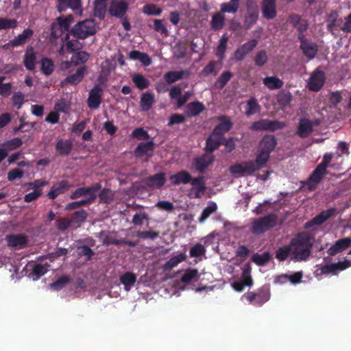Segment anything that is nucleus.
<instances>
[{"mask_svg": "<svg viewBox=\"0 0 351 351\" xmlns=\"http://www.w3.org/2000/svg\"><path fill=\"white\" fill-rule=\"evenodd\" d=\"M260 110V106L257 103V101L252 98L247 103L246 114L247 115H252Z\"/></svg>", "mask_w": 351, "mask_h": 351, "instance_id": "obj_49", "label": "nucleus"}, {"mask_svg": "<svg viewBox=\"0 0 351 351\" xmlns=\"http://www.w3.org/2000/svg\"><path fill=\"white\" fill-rule=\"evenodd\" d=\"M191 189L189 192L191 198H197L202 196L205 191V184L202 178L191 180Z\"/></svg>", "mask_w": 351, "mask_h": 351, "instance_id": "obj_13", "label": "nucleus"}, {"mask_svg": "<svg viewBox=\"0 0 351 351\" xmlns=\"http://www.w3.org/2000/svg\"><path fill=\"white\" fill-rule=\"evenodd\" d=\"M199 278L198 271L197 269H191L185 271L181 278V281L178 283V288L180 289H184L185 285L197 281Z\"/></svg>", "mask_w": 351, "mask_h": 351, "instance_id": "obj_17", "label": "nucleus"}, {"mask_svg": "<svg viewBox=\"0 0 351 351\" xmlns=\"http://www.w3.org/2000/svg\"><path fill=\"white\" fill-rule=\"evenodd\" d=\"M101 88L97 86L90 90L88 99V104L90 108L96 109L101 104Z\"/></svg>", "mask_w": 351, "mask_h": 351, "instance_id": "obj_21", "label": "nucleus"}, {"mask_svg": "<svg viewBox=\"0 0 351 351\" xmlns=\"http://www.w3.org/2000/svg\"><path fill=\"white\" fill-rule=\"evenodd\" d=\"M276 223V215H269L265 217L254 220L252 223V232L261 234L275 226Z\"/></svg>", "mask_w": 351, "mask_h": 351, "instance_id": "obj_5", "label": "nucleus"}, {"mask_svg": "<svg viewBox=\"0 0 351 351\" xmlns=\"http://www.w3.org/2000/svg\"><path fill=\"white\" fill-rule=\"evenodd\" d=\"M350 266L351 261L345 260L337 263L322 266L321 267V274L337 275L339 271L344 270Z\"/></svg>", "mask_w": 351, "mask_h": 351, "instance_id": "obj_10", "label": "nucleus"}, {"mask_svg": "<svg viewBox=\"0 0 351 351\" xmlns=\"http://www.w3.org/2000/svg\"><path fill=\"white\" fill-rule=\"evenodd\" d=\"M239 8V0H230L228 3L221 5L222 12L235 13Z\"/></svg>", "mask_w": 351, "mask_h": 351, "instance_id": "obj_45", "label": "nucleus"}, {"mask_svg": "<svg viewBox=\"0 0 351 351\" xmlns=\"http://www.w3.org/2000/svg\"><path fill=\"white\" fill-rule=\"evenodd\" d=\"M89 57H90V56L87 52H86L84 51H81L80 52L75 53L72 56L71 62L75 65L84 64L88 61V60L89 59Z\"/></svg>", "mask_w": 351, "mask_h": 351, "instance_id": "obj_42", "label": "nucleus"}, {"mask_svg": "<svg viewBox=\"0 0 351 351\" xmlns=\"http://www.w3.org/2000/svg\"><path fill=\"white\" fill-rule=\"evenodd\" d=\"M213 160L214 158L211 153L206 154L201 157L195 158L194 161V166L199 171H203L213 162Z\"/></svg>", "mask_w": 351, "mask_h": 351, "instance_id": "obj_24", "label": "nucleus"}, {"mask_svg": "<svg viewBox=\"0 0 351 351\" xmlns=\"http://www.w3.org/2000/svg\"><path fill=\"white\" fill-rule=\"evenodd\" d=\"M181 77H182V73H180L178 71L168 72L164 76V79L169 84L173 83V82L179 80Z\"/></svg>", "mask_w": 351, "mask_h": 351, "instance_id": "obj_59", "label": "nucleus"}, {"mask_svg": "<svg viewBox=\"0 0 351 351\" xmlns=\"http://www.w3.org/2000/svg\"><path fill=\"white\" fill-rule=\"evenodd\" d=\"M285 125H286L284 122L264 119L254 123L252 128L254 130H276L281 129Z\"/></svg>", "mask_w": 351, "mask_h": 351, "instance_id": "obj_12", "label": "nucleus"}, {"mask_svg": "<svg viewBox=\"0 0 351 351\" xmlns=\"http://www.w3.org/2000/svg\"><path fill=\"white\" fill-rule=\"evenodd\" d=\"M132 81L136 86L141 90L147 88L149 85V82L143 75L140 74H134L132 77Z\"/></svg>", "mask_w": 351, "mask_h": 351, "instance_id": "obj_40", "label": "nucleus"}, {"mask_svg": "<svg viewBox=\"0 0 351 351\" xmlns=\"http://www.w3.org/2000/svg\"><path fill=\"white\" fill-rule=\"evenodd\" d=\"M325 173L326 170L324 169V165H319L309 179L304 183L303 187L309 191L313 190L319 182Z\"/></svg>", "mask_w": 351, "mask_h": 351, "instance_id": "obj_9", "label": "nucleus"}, {"mask_svg": "<svg viewBox=\"0 0 351 351\" xmlns=\"http://www.w3.org/2000/svg\"><path fill=\"white\" fill-rule=\"evenodd\" d=\"M270 256L267 252L263 254H255L252 256V261L258 265H264L269 260Z\"/></svg>", "mask_w": 351, "mask_h": 351, "instance_id": "obj_57", "label": "nucleus"}, {"mask_svg": "<svg viewBox=\"0 0 351 351\" xmlns=\"http://www.w3.org/2000/svg\"><path fill=\"white\" fill-rule=\"evenodd\" d=\"M224 23V16L221 13H217L213 16L212 26L214 29H219L222 28Z\"/></svg>", "mask_w": 351, "mask_h": 351, "instance_id": "obj_55", "label": "nucleus"}, {"mask_svg": "<svg viewBox=\"0 0 351 351\" xmlns=\"http://www.w3.org/2000/svg\"><path fill=\"white\" fill-rule=\"evenodd\" d=\"M263 84L269 89L279 88L282 86V81L276 77H267L264 78Z\"/></svg>", "mask_w": 351, "mask_h": 351, "instance_id": "obj_44", "label": "nucleus"}, {"mask_svg": "<svg viewBox=\"0 0 351 351\" xmlns=\"http://www.w3.org/2000/svg\"><path fill=\"white\" fill-rule=\"evenodd\" d=\"M288 256L290 257L289 246L281 247L276 252V258L280 261H284Z\"/></svg>", "mask_w": 351, "mask_h": 351, "instance_id": "obj_63", "label": "nucleus"}, {"mask_svg": "<svg viewBox=\"0 0 351 351\" xmlns=\"http://www.w3.org/2000/svg\"><path fill=\"white\" fill-rule=\"evenodd\" d=\"M276 144V139L273 136H265L263 138L258 146L255 162H254L256 171L267 163Z\"/></svg>", "mask_w": 351, "mask_h": 351, "instance_id": "obj_2", "label": "nucleus"}, {"mask_svg": "<svg viewBox=\"0 0 351 351\" xmlns=\"http://www.w3.org/2000/svg\"><path fill=\"white\" fill-rule=\"evenodd\" d=\"M32 35L33 31L30 29H26L21 34L18 35L12 40L8 43L5 46L8 48L9 47L22 45L25 43L27 40L32 37Z\"/></svg>", "mask_w": 351, "mask_h": 351, "instance_id": "obj_23", "label": "nucleus"}, {"mask_svg": "<svg viewBox=\"0 0 351 351\" xmlns=\"http://www.w3.org/2000/svg\"><path fill=\"white\" fill-rule=\"evenodd\" d=\"M107 0H95V14L98 15L99 17L102 18L106 12Z\"/></svg>", "mask_w": 351, "mask_h": 351, "instance_id": "obj_51", "label": "nucleus"}, {"mask_svg": "<svg viewBox=\"0 0 351 351\" xmlns=\"http://www.w3.org/2000/svg\"><path fill=\"white\" fill-rule=\"evenodd\" d=\"M53 62L49 58H43L41 60V69L45 75L51 74L53 71Z\"/></svg>", "mask_w": 351, "mask_h": 351, "instance_id": "obj_50", "label": "nucleus"}, {"mask_svg": "<svg viewBox=\"0 0 351 351\" xmlns=\"http://www.w3.org/2000/svg\"><path fill=\"white\" fill-rule=\"evenodd\" d=\"M334 210L330 209L325 211H323L319 215L316 216L312 221L309 224H306V227L311 226L313 224H321L324 222L326 219H328L333 213Z\"/></svg>", "mask_w": 351, "mask_h": 351, "instance_id": "obj_39", "label": "nucleus"}, {"mask_svg": "<svg viewBox=\"0 0 351 351\" xmlns=\"http://www.w3.org/2000/svg\"><path fill=\"white\" fill-rule=\"evenodd\" d=\"M73 21V18L71 15H68L65 17H58L57 22L53 23L51 26V36L54 38L60 36L63 32L69 29Z\"/></svg>", "mask_w": 351, "mask_h": 351, "instance_id": "obj_8", "label": "nucleus"}, {"mask_svg": "<svg viewBox=\"0 0 351 351\" xmlns=\"http://www.w3.org/2000/svg\"><path fill=\"white\" fill-rule=\"evenodd\" d=\"M351 245V238L347 237L337 241L335 244L331 246L328 252L330 255H335L346 249Z\"/></svg>", "mask_w": 351, "mask_h": 351, "instance_id": "obj_22", "label": "nucleus"}, {"mask_svg": "<svg viewBox=\"0 0 351 351\" xmlns=\"http://www.w3.org/2000/svg\"><path fill=\"white\" fill-rule=\"evenodd\" d=\"M85 71H86L85 67H81V68L78 69L74 74L68 76L65 79V82L69 83L71 84H77L78 83H80L82 81V80L84 77V75L85 73Z\"/></svg>", "mask_w": 351, "mask_h": 351, "instance_id": "obj_37", "label": "nucleus"}, {"mask_svg": "<svg viewBox=\"0 0 351 351\" xmlns=\"http://www.w3.org/2000/svg\"><path fill=\"white\" fill-rule=\"evenodd\" d=\"M97 190V186L91 188L82 187L77 189L75 192L71 195V199H77L82 196H88V201L90 202L95 198V192Z\"/></svg>", "mask_w": 351, "mask_h": 351, "instance_id": "obj_20", "label": "nucleus"}, {"mask_svg": "<svg viewBox=\"0 0 351 351\" xmlns=\"http://www.w3.org/2000/svg\"><path fill=\"white\" fill-rule=\"evenodd\" d=\"M255 64L257 66H263L265 64L267 61V56L265 51H261L257 53L255 59Z\"/></svg>", "mask_w": 351, "mask_h": 351, "instance_id": "obj_61", "label": "nucleus"}, {"mask_svg": "<svg viewBox=\"0 0 351 351\" xmlns=\"http://www.w3.org/2000/svg\"><path fill=\"white\" fill-rule=\"evenodd\" d=\"M231 285L233 289L238 292L242 291L246 287H251L252 280L250 271L245 269L243 272L242 280L232 282Z\"/></svg>", "mask_w": 351, "mask_h": 351, "instance_id": "obj_15", "label": "nucleus"}, {"mask_svg": "<svg viewBox=\"0 0 351 351\" xmlns=\"http://www.w3.org/2000/svg\"><path fill=\"white\" fill-rule=\"evenodd\" d=\"M302 278V274L300 271L295 272L290 276L286 274H282L276 276L274 280V282L278 285H283L288 281L292 284H298L301 282Z\"/></svg>", "mask_w": 351, "mask_h": 351, "instance_id": "obj_19", "label": "nucleus"}, {"mask_svg": "<svg viewBox=\"0 0 351 351\" xmlns=\"http://www.w3.org/2000/svg\"><path fill=\"white\" fill-rule=\"evenodd\" d=\"M246 298L247 301L252 304L261 306L270 298L269 290L267 287L262 288L258 293H247L242 296V298Z\"/></svg>", "mask_w": 351, "mask_h": 351, "instance_id": "obj_6", "label": "nucleus"}, {"mask_svg": "<svg viewBox=\"0 0 351 351\" xmlns=\"http://www.w3.org/2000/svg\"><path fill=\"white\" fill-rule=\"evenodd\" d=\"M232 126L230 121L226 118L221 119V122L215 128V130L207 139L206 150L212 152L216 149L223 139V134L228 132Z\"/></svg>", "mask_w": 351, "mask_h": 351, "instance_id": "obj_3", "label": "nucleus"}, {"mask_svg": "<svg viewBox=\"0 0 351 351\" xmlns=\"http://www.w3.org/2000/svg\"><path fill=\"white\" fill-rule=\"evenodd\" d=\"M57 7L59 12L64 11L68 8H70L80 15H81L82 12V10L81 9V0H58Z\"/></svg>", "mask_w": 351, "mask_h": 351, "instance_id": "obj_14", "label": "nucleus"}, {"mask_svg": "<svg viewBox=\"0 0 351 351\" xmlns=\"http://www.w3.org/2000/svg\"><path fill=\"white\" fill-rule=\"evenodd\" d=\"M128 5L125 2L119 0H113L109 8L110 13L115 16H121L127 10Z\"/></svg>", "mask_w": 351, "mask_h": 351, "instance_id": "obj_25", "label": "nucleus"}, {"mask_svg": "<svg viewBox=\"0 0 351 351\" xmlns=\"http://www.w3.org/2000/svg\"><path fill=\"white\" fill-rule=\"evenodd\" d=\"M6 241L10 246L21 248L27 243V239L22 234H12L6 237Z\"/></svg>", "mask_w": 351, "mask_h": 351, "instance_id": "obj_30", "label": "nucleus"}, {"mask_svg": "<svg viewBox=\"0 0 351 351\" xmlns=\"http://www.w3.org/2000/svg\"><path fill=\"white\" fill-rule=\"evenodd\" d=\"M155 100L154 93L151 92H146L142 94L140 100V106L143 111L149 110Z\"/></svg>", "mask_w": 351, "mask_h": 351, "instance_id": "obj_31", "label": "nucleus"}, {"mask_svg": "<svg viewBox=\"0 0 351 351\" xmlns=\"http://www.w3.org/2000/svg\"><path fill=\"white\" fill-rule=\"evenodd\" d=\"M204 110V105L198 101L192 102L188 104L186 112L189 114L195 116Z\"/></svg>", "mask_w": 351, "mask_h": 351, "instance_id": "obj_43", "label": "nucleus"}, {"mask_svg": "<svg viewBox=\"0 0 351 351\" xmlns=\"http://www.w3.org/2000/svg\"><path fill=\"white\" fill-rule=\"evenodd\" d=\"M276 0H263L262 3L263 15L267 19H272L276 16Z\"/></svg>", "mask_w": 351, "mask_h": 351, "instance_id": "obj_16", "label": "nucleus"}, {"mask_svg": "<svg viewBox=\"0 0 351 351\" xmlns=\"http://www.w3.org/2000/svg\"><path fill=\"white\" fill-rule=\"evenodd\" d=\"M71 148V143L69 141H59L56 145L57 150L62 154H68L70 152Z\"/></svg>", "mask_w": 351, "mask_h": 351, "instance_id": "obj_53", "label": "nucleus"}, {"mask_svg": "<svg viewBox=\"0 0 351 351\" xmlns=\"http://www.w3.org/2000/svg\"><path fill=\"white\" fill-rule=\"evenodd\" d=\"M136 277L131 272H126L120 277V281L124 286V289L130 291L136 282Z\"/></svg>", "mask_w": 351, "mask_h": 351, "instance_id": "obj_33", "label": "nucleus"}, {"mask_svg": "<svg viewBox=\"0 0 351 351\" xmlns=\"http://www.w3.org/2000/svg\"><path fill=\"white\" fill-rule=\"evenodd\" d=\"M325 82V75L319 70L315 71L311 75L308 82V88L312 91L319 90Z\"/></svg>", "mask_w": 351, "mask_h": 351, "instance_id": "obj_11", "label": "nucleus"}, {"mask_svg": "<svg viewBox=\"0 0 351 351\" xmlns=\"http://www.w3.org/2000/svg\"><path fill=\"white\" fill-rule=\"evenodd\" d=\"M22 145V141L19 138H14L2 144L8 152L19 147Z\"/></svg>", "mask_w": 351, "mask_h": 351, "instance_id": "obj_48", "label": "nucleus"}, {"mask_svg": "<svg viewBox=\"0 0 351 351\" xmlns=\"http://www.w3.org/2000/svg\"><path fill=\"white\" fill-rule=\"evenodd\" d=\"M143 12L147 15L158 16L160 14L162 10L154 4H147L144 6Z\"/></svg>", "mask_w": 351, "mask_h": 351, "instance_id": "obj_56", "label": "nucleus"}, {"mask_svg": "<svg viewBox=\"0 0 351 351\" xmlns=\"http://www.w3.org/2000/svg\"><path fill=\"white\" fill-rule=\"evenodd\" d=\"M312 130V124L310 121L302 119L300 121L298 134L302 137L307 136Z\"/></svg>", "mask_w": 351, "mask_h": 351, "instance_id": "obj_35", "label": "nucleus"}, {"mask_svg": "<svg viewBox=\"0 0 351 351\" xmlns=\"http://www.w3.org/2000/svg\"><path fill=\"white\" fill-rule=\"evenodd\" d=\"M186 254L185 253H180L176 256H174L173 258H171L169 261H168L165 266L164 268L165 269H171L175 267H176L179 263L184 261L186 258Z\"/></svg>", "mask_w": 351, "mask_h": 351, "instance_id": "obj_41", "label": "nucleus"}, {"mask_svg": "<svg viewBox=\"0 0 351 351\" xmlns=\"http://www.w3.org/2000/svg\"><path fill=\"white\" fill-rule=\"evenodd\" d=\"M191 180V175L184 171L171 175L169 181L173 184H186Z\"/></svg>", "mask_w": 351, "mask_h": 351, "instance_id": "obj_29", "label": "nucleus"}, {"mask_svg": "<svg viewBox=\"0 0 351 351\" xmlns=\"http://www.w3.org/2000/svg\"><path fill=\"white\" fill-rule=\"evenodd\" d=\"M49 265L47 263L44 264H36L32 267V274L36 276L34 280H36L40 276H43L48 270Z\"/></svg>", "mask_w": 351, "mask_h": 351, "instance_id": "obj_46", "label": "nucleus"}, {"mask_svg": "<svg viewBox=\"0 0 351 351\" xmlns=\"http://www.w3.org/2000/svg\"><path fill=\"white\" fill-rule=\"evenodd\" d=\"M255 171V165L253 162H238L230 167V173L235 177L251 175Z\"/></svg>", "mask_w": 351, "mask_h": 351, "instance_id": "obj_7", "label": "nucleus"}, {"mask_svg": "<svg viewBox=\"0 0 351 351\" xmlns=\"http://www.w3.org/2000/svg\"><path fill=\"white\" fill-rule=\"evenodd\" d=\"M98 27L94 20L86 19L76 23L71 29V34L79 39H85L94 35L97 31Z\"/></svg>", "mask_w": 351, "mask_h": 351, "instance_id": "obj_4", "label": "nucleus"}, {"mask_svg": "<svg viewBox=\"0 0 351 351\" xmlns=\"http://www.w3.org/2000/svg\"><path fill=\"white\" fill-rule=\"evenodd\" d=\"M311 245V238L308 234H298L289 245L290 258L296 261L306 260L310 254Z\"/></svg>", "mask_w": 351, "mask_h": 351, "instance_id": "obj_1", "label": "nucleus"}, {"mask_svg": "<svg viewBox=\"0 0 351 351\" xmlns=\"http://www.w3.org/2000/svg\"><path fill=\"white\" fill-rule=\"evenodd\" d=\"M129 57L132 60H139L145 66H149L152 63L149 56L145 53L132 51L130 53Z\"/></svg>", "mask_w": 351, "mask_h": 351, "instance_id": "obj_34", "label": "nucleus"}, {"mask_svg": "<svg viewBox=\"0 0 351 351\" xmlns=\"http://www.w3.org/2000/svg\"><path fill=\"white\" fill-rule=\"evenodd\" d=\"M23 171L20 169L16 168L10 171L8 173V180L13 181L17 178H21L23 176Z\"/></svg>", "mask_w": 351, "mask_h": 351, "instance_id": "obj_62", "label": "nucleus"}, {"mask_svg": "<svg viewBox=\"0 0 351 351\" xmlns=\"http://www.w3.org/2000/svg\"><path fill=\"white\" fill-rule=\"evenodd\" d=\"M153 143L152 142L140 143L136 149V155L138 157L147 158L152 155Z\"/></svg>", "mask_w": 351, "mask_h": 351, "instance_id": "obj_27", "label": "nucleus"}, {"mask_svg": "<svg viewBox=\"0 0 351 351\" xmlns=\"http://www.w3.org/2000/svg\"><path fill=\"white\" fill-rule=\"evenodd\" d=\"M69 279L63 276L57 280L55 282L50 285V288L54 291H59L62 289L69 282Z\"/></svg>", "mask_w": 351, "mask_h": 351, "instance_id": "obj_54", "label": "nucleus"}, {"mask_svg": "<svg viewBox=\"0 0 351 351\" xmlns=\"http://www.w3.org/2000/svg\"><path fill=\"white\" fill-rule=\"evenodd\" d=\"M17 25V21L7 18H0V30L14 28Z\"/></svg>", "mask_w": 351, "mask_h": 351, "instance_id": "obj_52", "label": "nucleus"}, {"mask_svg": "<svg viewBox=\"0 0 351 351\" xmlns=\"http://www.w3.org/2000/svg\"><path fill=\"white\" fill-rule=\"evenodd\" d=\"M232 73L229 71L223 73L218 79V84L220 88H223L227 82L230 80Z\"/></svg>", "mask_w": 351, "mask_h": 351, "instance_id": "obj_64", "label": "nucleus"}, {"mask_svg": "<svg viewBox=\"0 0 351 351\" xmlns=\"http://www.w3.org/2000/svg\"><path fill=\"white\" fill-rule=\"evenodd\" d=\"M228 42V37L226 35H223L220 39L219 45L217 49L216 55L219 58H222L226 49V44Z\"/></svg>", "mask_w": 351, "mask_h": 351, "instance_id": "obj_58", "label": "nucleus"}, {"mask_svg": "<svg viewBox=\"0 0 351 351\" xmlns=\"http://www.w3.org/2000/svg\"><path fill=\"white\" fill-rule=\"evenodd\" d=\"M166 178L163 173L156 174L145 180V184L152 188H160L165 182Z\"/></svg>", "mask_w": 351, "mask_h": 351, "instance_id": "obj_26", "label": "nucleus"}, {"mask_svg": "<svg viewBox=\"0 0 351 351\" xmlns=\"http://www.w3.org/2000/svg\"><path fill=\"white\" fill-rule=\"evenodd\" d=\"M257 45L256 40H251L238 48L234 52V58L237 60H243L245 56L252 51Z\"/></svg>", "mask_w": 351, "mask_h": 351, "instance_id": "obj_18", "label": "nucleus"}, {"mask_svg": "<svg viewBox=\"0 0 351 351\" xmlns=\"http://www.w3.org/2000/svg\"><path fill=\"white\" fill-rule=\"evenodd\" d=\"M48 184V182L44 180H37L27 184L29 186L27 190L42 191L41 187Z\"/></svg>", "mask_w": 351, "mask_h": 351, "instance_id": "obj_60", "label": "nucleus"}, {"mask_svg": "<svg viewBox=\"0 0 351 351\" xmlns=\"http://www.w3.org/2000/svg\"><path fill=\"white\" fill-rule=\"evenodd\" d=\"M69 186H70L68 182L65 180L56 183L51 187L50 191L47 194V196L51 199H54L60 194L68 190Z\"/></svg>", "mask_w": 351, "mask_h": 351, "instance_id": "obj_28", "label": "nucleus"}, {"mask_svg": "<svg viewBox=\"0 0 351 351\" xmlns=\"http://www.w3.org/2000/svg\"><path fill=\"white\" fill-rule=\"evenodd\" d=\"M36 57L32 48H28L24 58V64L29 70H33L35 67Z\"/></svg>", "mask_w": 351, "mask_h": 351, "instance_id": "obj_36", "label": "nucleus"}, {"mask_svg": "<svg viewBox=\"0 0 351 351\" xmlns=\"http://www.w3.org/2000/svg\"><path fill=\"white\" fill-rule=\"evenodd\" d=\"M301 48L304 53L310 59L313 58L317 53V46L306 40H301Z\"/></svg>", "mask_w": 351, "mask_h": 351, "instance_id": "obj_32", "label": "nucleus"}, {"mask_svg": "<svg viewBox=\"0 0 351 351\" xmlns=\"http://www.w3.org/2000/svg\"><path fill=\"white\" fill-rule=\"evenodd\" d=\"M205 248L202 244H196L190 250V255L191 257L202 259V257L204 256Z\"/></svg>", "mask_w": 351, "mask_h": 351, "instance_id": "obj_47", "label": "nucleus"}, {"mask_svg": "<svg viewBox=\"0 0 351 351\" xmlns=\"http://www.w3.org/2000/svg\"><path fill=\"white\" fill-rule=\"evenodd\" d=\"M217 209V206L214 202H209L207 206L204 209L199 219L200 223H204L206 219Z\"/></svg>", "mask_w": 351, "mask_h": 351, "instance_id": "obj_38", "label": "nucleus"}]
</instances>
